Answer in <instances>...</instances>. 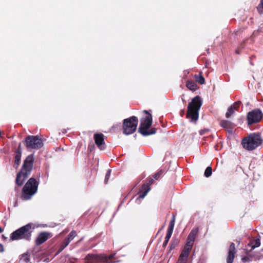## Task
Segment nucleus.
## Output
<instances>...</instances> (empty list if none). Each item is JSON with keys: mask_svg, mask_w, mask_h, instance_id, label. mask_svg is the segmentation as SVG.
<instances>
[{"mask_svg": "<svg viewBox=\"0 0 263 263\" xmlns=\"http://www.w3.org/2000/svg\"><path fill=\"white\" fill-rule=\"evenodd\" d=\"M257 9L260 14L263 13V0H260V3L257 7Z\"/></svg>", "mask_w": 263, "mask_h": 263, "instance_id": "nucleus-30", "label": "nucleus"}, {"mask_svg": "<svg viewBox=\"0 0 263 263\" xmlns=\"http://www.w3.org/2000/svg\"><path fill=\"white\" fill-rule=\"evenodd\" d=\"M212 173V167L211 166H208L205 169L204 175L206 177H209L210 176H211Z\"/></svg>", "mask_w": 263, "mask_h": 263, "instance_id": "nucleus-27", "label": "nucleus"}, {"mask_svg": "<svg viewBox=\"0 0 263 263\" xmlns=\"http://www.w3.org/2000/svg\"><path fill=\"white\" fill-rule=\"evenodd\" d=\"M262 117L263 114L260 109H254L247 114V123L248 125H252L259 123Z\"/></svg>", "mask_w": 263, "mask_h": 263, "instance_id": "nucleus-10", "label": "nucleus"}, {"mask_svg": "<svg viewBox=\"0 0 263 263\" xmlns=\"http://www.w3.org/2000/svg\"><path fill=\"white\" fill-rule=\"evenodd\" d=\"M68 231V230H65L62 232V233H66Z\"/></svg>", "mask_w": 263, "mask_h": 263, "instance_id": "nucleus-40", "label": "nucleus"}, {"mask_svg": "<svg viewBox=\"0 0 263 263\" xmlns=\"http://www.w3.org/2000/svg\"><path fill=\"white\" fill-rule=\"evenodd\" d=\"M175 216L174 215H173L172 218L171 220L170 221L169 223L168 228L167 229V232L170 233H173L174 224H175Z\"/></svg>", "mask_w": 263, "mask_h": 263, "instance_id": "nucleus-21", "label": "nucleus"}, {"mask_svg": "<svg viewBox=\"0 0 263 263\" xmlns=\"http://www.w3.org/2000/svg\"><path fill=\"white\" fill-rule=\"evenodd\" d=\"M235 254V247L234 243H231L228 252V256L227 257V263H233L234 255Z\"/></svg>", "mask_w": 263, "mask_h": 263, "instance_id": "nucleus-15", "label": "nucleus"}, {"mask_svg": "<svg viewBox=\"0 0 263 263\" xmlns=\"http://www.w3.org/2000/svg\"><path fill=\"white\" fill-rule=\"evenodd\" d=\"M111 171V170L109 169L106 174L105 180H104V182L105 184H106L108 181L109 178L110 176Z\"/></svg>", "mask_w": 263, "mask_h": 263, "instance_id": "nucleus-31", "label": "nucleus"}, {"mask_svg": "<svg viewBox=\"0 0 263 263\" xmlns=\"http://www.w3.org/2000/svg\"><path fill=\"white\" fill-rule=\"evenodd\" d=\"M69 243V242L65 239L61 245L58 253L62 252Z\"/></svg>", "mask_w": 263, "mask_h": 263, "instance_id": "nucleus-24", "label": "nucleus"}, {"mask_svg": "<svg viewBox=\"0 0 263 263\" xmlns=\"http://www.w3.org/2000/svg\"><path fill=\"white\" fill-rule=\"evenodd\" d=\"M20 260L25 262H28L30 260L29 255L27 253L23 254L21 255Z\"/></svg>", "mask_w": 263, "mask_h": 263, "instance_id": "nucleus-25", "label": "nucleus"}, {"mask_svg": "<svg viewBox=\"0 0 263 263\" xmlns=\"http://www.w3.org/2000/svg\"><path fill=\"white\" fill-rule=\"evenodd\" d=\"M260 245V242L259 239H257L255 240L254 244L252 246L253 249L258 247Z\"/></svg>", "mask_w": 263, "mask_h": 263, "instance_id": "nucleus-32", "label": "nucleus"}, {"mask_svg": "<svg viewBox=\"0 0 263 263\" xmlns=\"http://www.w3.org/2000/svg\"><path fill=\"white\" fill-rule=\"evenodd\" d=\"M220 124L221 127L226 128L229 133L232 132V129L234 127V124L231 121L228 120H223L220 121Z\"/></svg>", "mask_w": 263, "mask_h": 263, "instance_id": "nucleus-16", "label": "nucleus"}, {"mask_svg": "<svg viewBox=\"0 0 263 263\" xmlns=\"http://www.w3.org/2000/svg\"><path fill=\"white\" fill-rule=\"evenodd\" d=\"M235 113V110L232 107H230L228 109V111L226 114V117L227 118H229Z\"/></svg>", "mask_w": 263, "mask_h": 263, "instance_id": "nucleus-26", "label": "nucleus"}, {"mask_svg": "<svg viewBox=\"0 0 263 263\" xmlns=\"http://www.w3.org/2000/svg\"><path fill=\"white\" fill-rule=\"evenodd\" d=\"M114 256L115 254L108 256L104 254H88L86 257V259L88 261L85 263H97L98 262H100L101 263H114L115 261H112V259L114 258Z\"/></svg>", "mask_w": 263, "mask_h": 263, "instance_id": "nucleus-8", "label": "nucleus"}, {"mask_svg": "<svg viewBox=\"0 0 263 263\" xmlns=\"http://www.w3.org/2000/svg\"><path fill=\"white\" fill-rule=\"evenodd\" d=\"M156 133V128H153L151 130L146 129L145 130L142 131L141 135H142L144 136H146L153 134H155Z\"/></svg>", "mask_w": 263, "mask_h": 263, "instance_id": "nucleus-22", "label": "nucleus"}, {"mask_svg": "<svg viewBox=\"0 0 263 263\" xmlns=\"http://www.w3.org/2000/svg\"><path fill=\"white\" fill-rule=\"evenodd\" d=\"M186 87L192 91H195L197 89L198 87L196 83L193 81H187L186 83Z\"/></svg>", "mask_w": 263, "mask_h": 263, "instance_id": "nucleus-19", "label": "nucleus"}, {"mask_svg": "<svg viewBox=\"0 0 263 263\" xmlns=\"http://www.w3.org/2000/svg\"><path fill=\"white\" fill-rule=\"evenodd\" d=\"M14 152L15 154V156L13 167L16 169L20 165L22 156V148L21 143H19L18 147L15 149Z\"/></svg>", "mask_w": 263, "mask_h": 263, "instance_id": "nucleus-14", "label": "nucleus"}, {"mask_svg": "<svg viewBox=\"0 0 263 263\" xmlns=\"http://www.w3.org/2000/svg\"><path fill=\"white\" fill-rule=\"evenodd\" d=\"M262 142V139L259 133H252L244 138L241 142L243 147L248 151H252Z\"/></svg>", "mask_w": 263, "mask_h": 263, "instance_id": "nucleus-5", "label": "nucleus"}, {"mask_svg": "<svg viewBox=\"0 0 263 263\" xmlns=\"http://www.w3.org/2000/svg\"><path fill=\"white\" fill-rule=\"evenodd\" d=\"M187 260H188L187 259L179 257L177 263H187Z\"/></svg>", "mask_w": 263, "mask_h": 263, "instance_id": "nucleus-34", "label": "nucleus"}, {"mask_svg": "<svg viewBox=\"0 0 263 263\" xmlns=\"http://www.w3.org/2000/svg\"><path fill=\"white\" fill-rule=\"evenodd\" d=\"M180 115L181 117L183 116V115H184V110H181L180 112Z\"/></svg>", "mask_w": 263, "mask_h": 263, "instance_id": "nucleus-35", "label": "nucleus"}, {"mask_svg": "<svg viewBox=\"0 0 263 263\" xmlns=\"http://www.w3.org/2000/svg\"><path fill=\"white\" fill-rule=\"evenodd\" d=\"M143 116L140 119V124L138 132L142 134V131L148 129L152 126L153 118L152 115L146 110L143 111Z\"/></svg>", "mask_w": 263, "mask_h": 263, "instance_id": "nucleus-9", "label": "nucleus"}, {"mask_svg": "<svg viewBox=\"0 0 263 263\" xmlns=\"http://www.w3.org/2000/svg\"><path fill=\"white\" fill-rule=\"evenodd\" d=\"M202 101L201 97L196 96L188 104L186 118L191 122H196L199 118V110L202 106Z\"/></svg>", "mask_w": 263, "mask_h": 263, "instance_id": "nucleus-3", "label": "nucleus"}, {"mask_svg": "<svg viewBox=\"0 0 263 263\" xmlns=\"http://www.w3.org/2000/svg\"><path fill=\"white\" fill-rule=\"evenodd\" d=\"M163 173V171L162 170H160L159 171V172H158L157 173H156L154 176H153V178L156 180H157L159 177L160 176L162 175V174Z\"/></svg>", "mask_w": 263, "mask_h": 263, "instance_id": "nucleus-33", "label": "nucleus"}, {"mask_svg": "<svg viewBox=\"0 0 263 263\" xmlns=\"http://www.w3.org/2000/svg\"><path fill=\"white\" fill-rule=\"evenodd\" d=\"M192 247L190 245H185L184 249L182 251L179 257L188 260L189 255Z\"/></svg>", "mask_w": 263, "mask_h": 263, "instance_id": "nucleus-18", "label": "nucleus"}, {"mask_svg": "<svg viewBox=\"0 0 263 263\" xmlns=\"http://www.w3.org/2000/svg\"><path fill=\"white\" fill-rule=\"evenodd\" d=\"M175 246H176V244H172V245L170 246V249H171V250H172V249H174V248H175Z\"/></svg>", "mask_w": 263, "mask_h": 263, "instance_id": "nucleus-37", "label": "nucleus"}, {"mask_svg": "<svg viewBox=\"0 0 263 263\" xmlns=\"http://www.w3.org/2000/svg\"><path fill=\"white\" fill-rule=\"evenodd\" d=\"M241 104V101H238L235 102L230 107H232L235 110L238 111Z\"/></svg>", "mask_w": 263, "mask_h": 263, "instance_id": "nucleus-28", "label": "nucleus"}, {"mask_svg": "<svg viewBox=\"0 0 263 263\" xmlns=\"http://www.w3.org/2000/svg\"><path fill=\"white\" fill-rule=\"evenodd\" d=\"M242 260L246 261H247L249 260L248 258L247 257L242 258Z\"/></svg>", "mask_w": 263, "mask_h": 263, "instance_id": "nucleus-39", "label": "nucleus"}, {"mask_svg": "<svg viewBox=\"0 0 263 263\" xmlns=\"http://www.w3.org/2000/svg\"><path fill=\"white\" fill-rule=\"evenodd\" d=\"M236 52L237 53H238V51H237V50L236 51Z\"/></svg>", "mask_w": 263, "mask_h": 263, "instance_id": "nucleus-41", "label": "nucleus"}, {"mask_svg": "<svg viewBox=\"0 0 263 263\" xmlns=\"http://www.w3.org/2000/svg\"><path fill=\"white\" fill-rule=\"evenodd\" d=\"M39 183V179L30 178L22 188L21 198L23 200L31 199L37 193Z\"/></svg>", "mask_w": 263, "mask_h": 263, "instance_id": "nucleus-2", "label": "nucleus"}, {"mask_svg": "<svg viewBox=\"0 0 263 263\" xmlns=\"http://www.w3.org/2000/svg\"><path fill=\"white\" fill-rule=\"evenodd\" d=\"M138 119L136 116H132L123 121V133L128 135L133 134L137 129Z\"/></svg>", "mask_w": 263, "mask_h": 263, "instance_id": "nucleus-6", "label": "nucleus"}, {"mask_svg": "<svg viewBox=\"0 0 263 263\" xmlns=\"http://www.w3.org/2000/svg\"><path fill=\"white\" fill-rule=\"evenodd\" d=\"M198 232V228H196L193 230L187 237V242L186 245H190L191 246H193V242L195 240L196 235Z\"/></svg>", "mask_w": 263, "mask_h": 263, "instance_id": "nucleus-17", "label": "nucleus"}, {"mask_svg": "<svg viewBox=\"0 0 263 263\" xmlns=\"http://www.w3.org/2000/svg\"><path fill=\"white\" fill-rule=\"evenodd\" d=\"M4 251V247L0 243V252H3Z\"/></svg>", "mask_w": 263, "mask_h": 263, "instance_id": "nucleus-36", "label": "nucleus"}, {"mask_svg": "<svg viewBox=\"0 0 263 263\" xmlns=\"http://www.w3.org/2000/svg\"><path fill=\"white\" fill-rule=\"evenodd\" d=\"M34 161L33 154L28 155L24 160L23 165L16 174L15 183L16 186H21L29 177L32 171Z\"/></svg>", "mask_w": 263, "mask_h": 263, "instance_id": "nucleus-1", "label": "nucleus"}, {"mask_svg": "<svg viewBox=\"0 0 263 263\" xmlns=\"http://www.w3.org/2000/svg\"><path fill=\"white\" fill-rule=\"evenodd\" d=\"M154 180L152 178H149L147 179L146 182L143 184L138 193V197L136 200V202L138 203H139L140 200L143 199L147 194V193L151 190L150 185L153 184Z\"/></svg>", "mask_w": 263, "mask_h": 263, "instance_id": "nucleus-11", "label": "nucleus"}, {"mask_svg": "<svg viewBox=\"0 0 263 263\" xmlns=\"http://www.w3.org/2000/svg\"><path fill=\"white\" fill-rule=\"evenodd\" d=\"M24 144L27 149H38L43 146V140L39 136H27Z\"/></svg>", "mask_w": 263, "mask_h": 263, "instance_id": "nucleus-7", "label": "nucleus"}, {"mask_svg": "<svg viewBox=\"0 0 263 263\" xmlns=\"http://www.w3.org/2000/svg\"><path fill=\"white\" fill-rule=\"evenodd\" d=\"M94 145L92 144V146H91L90 144L88 146V148L90 149V151H91L92 149L93 148Z\"/></svg>", "mask_w": 263, "mask_h": 263, "instance_id": "nucleus-38", "label": "nucleus"}, {"mask_svg": "<svg viewBox=\"0 0 263 263\" xmlns=\"http://www.w3.org/2000/svg\"><path fill=\"white\" fill-rule=\"evenodd\" d=\"M77 235L76 231H72L68 236V237L66 239L69 242H70L73 238Z\"/></svg>", "mask_w": 263, "mask_h": 263, "instance_id": "nucleus-23", "label": "nucleus"}, {"mask_svg": "<svg viewBox=\"0 0 263 263\" xmlns=\"http://www.w3.org/2000/svg\"><path fill=\"white\" fill-rule=\"evenodd\" d=\"M172 234V233L167 232V234H166V235L165 238V240L163 243V247H165L167 245V243L168 241H169V239L171 238Z\"/></svg>", "mask_w": 263, "mask_h": 263, "instance_id": "nucleus-29", "label": "nucleus"}, {"mask_svg": "<svg viewBox=\"0 0 263 263\" xmlns=\"http://www.w3.org/2000/svg\"><path fill=\"white\" fill-rule=\"evenodd\" d=\"M93 138L96 144L101 151L105 149L106 144L104 142V136L103 134H94Z\"/></svg>", "mask_w": 263, "mask_h": 263, "instance_id": "nucleus-12", "label": "nucleus"}, {"mask_svg": "<svg viewBox=\"0 0 263 263\" xmlns=\"http://www.w3.org/2000/svg\"><path fill=\"white\" fill-rule=\"evenodd\" d=\"M194 78L196 82L200 85H202L205 83V79L202 74V72H200L199 74H195L194 76Z\"/></svg>", "mask_w": 263, "mask_h": 263, "instance_id": "nucleus-20", "label": "nucleus"}, {"mask_svg": "<svg viewBox=\"0 0 263 263\" xmlns=\"http://www.w3.org/2000/svg\"><path fill=\"white\" fill-rule=\"evenodd\" d=\"M35 228V224L32 223H28L11 233L10 238L12 240L20 239L29 240L33 230Z\"/></svg>", "mask_w": 263, "mask_h": 263, "instance_id": "nucleus-4", "label": "nucleus"}, {"mask_svg": "<svg viewBox=\"0 0 263 263\" xmlns=\"http://www.w3.org/2000/svg\"><path fill=\"white\" fill-rule=\"evenodd\" d=\"M52 236L51 233L48 232H42L40 233L35 240L36 245H41L45 242L48 238L51 237Z\"/></svg>", "mask_w": 263, "mask_h": 263, "instance_id": "nucleus-13", "label": "nucleus"}]
</instances>
